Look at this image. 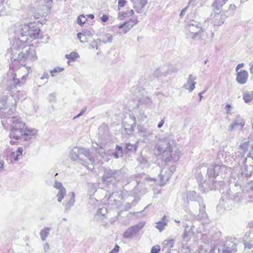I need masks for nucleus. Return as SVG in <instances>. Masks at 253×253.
Wrapping results in <instances>:
<instances>
[{"label": "nucleus", "mask_w": 253, "mask_h": 253, "mask_svg": "<svg viewBox=\"0 0 253 253\" xmlns=\"http://www.w3.org/2000/svg\"><path fill=\"white\" fill-rule=\"evenodd\" d=\"M174 241L173 240H165L163 242V246L168 248V250H170L173 247Z\"/></svg>", "instance_id": "a19ab883"}, {"label": "nucleus", "mask_w": 253, "mask_h": 253, "mask_svg": "<svg viewBox=\"0 0 253 253\" xmlns=\"http://www.w3.org/2000/svg\"><path fill=\"white\" fill-rule=\"evenodd\" d=\"M249 144V143L248 142H244L240 145L239 148L240 149L242 150L244 153H245L248 150Z\"/></svg>", "instance_id": "de8ad7c7"}, {"label": "nucleus", "mask_w": 253, "mask_h": 253, "mask_svg": "<svg viewBox=\"0 0 253 253\" xmlns=\"http://www.w3.org/2000/svg\"><path fill=\"white\" fill-rule=\"evenodd\" d=\"M68 197H69V200L63 203L65 212H68L73 206L75 202V193L74 192H70Z\"/></svg>", "instance_id": "a211bd4d"}, {"label": "nucleus", "mask_w": 253, "mask_h": 253, "mask_svg": "<svg viewBox=\"0 0 253 253\" xmlns=\"http://www.w3.org/2000/svg\"><path fill=\"white\" fill-rule=\"evenodd\" d=\"M247 158H245V160L243 162V164H244V169L242 170V174L243 175H244L246 177H250L252 174V170H253V167L251 166H247L246 165V163H247Z\"/></svg>", "instance_id": "4be33fe9"}, {"label": "nucleus", "mask_w": 253, "mask_h": 253, "mask_svg": "<svg viewBox=\"0 0 253 253\" xmlns=\"http://www.w3.org/2000/svg\"><path fill=\"white\" fill-rule=\"evenodd\" d=\"M66 59L69 60L67 62L69 64V61H75L76 60L80 57L79 54L76 52H72L70 54H66L65 55Z\"/></svg>", "instance_id": "72a5a7b5"}, {"label": "nucleus", "mask_w": 253, "mask_h": 253, "mask_svg": "<svg viewBox=\"0 0 253 253\" xmlns=\"http://www.w3.org/2000/svg\"><path fill=\"white\" fill-rule=\"evenodd\" d=\"M66 194V191L65 188H62L61 189L58 190V192L56 195V197H57V201L58 202H61Z\"/></svg>", "instance_id": "e433bc0d"}, {"label": "nucleus", "mask_w": 253, "mask_h": 253, "mask_svg": "<svg viewBox=\"0 0 253 253\" xmlns=\"http://www.w3.org/2000/svg\"><path fill=\"white\" fill-rule=\"evenodd\" d=\"M243 98L245 103L251 102L253 100V90L252 91H244L243 92Z\"/></svg>", "instance_id": "c85d7f7f"}, {"label": "nucleus", "mask_w": 253, "mask_h": 253, "mask_svg": "<svg viewBox=\"0 0 253 253\" xmlns=\"http://www.w3.org/2000/svg\"><path fill=\"white\" fill-rule=\"evenodd\" d=\"M86 21L87 18L83 14H81L78 17L77 22L79 25L82 26L83 24H84Z\"/></svg>", "instance_id": "37998d69"}, {"label": "nucleus", "mask_w": 253, "mask_h": 253, "mask_svg": "<svg viewBox=\"0 0 253 253\" xmlns=\"http://www.w3.org/2000/svg\"><path fill=\"white\" fill-rule=\"evenodd\" d=\"M238 126H239V124L235 121H233V122L229 126L228 130L230 131H232L235 129H236Z\"/></svg>", "instance_id": "8fccbe9b"}, {"label": "nucleus", "mask_w": 253, "mask_h": 253, "mask_svg": "<svg viewBox=\"0 0 253 253\" xmlns=\"http://www.w3.org/2000/svg\"><path fill=\"white\" fill-rule=\"evenodd\" d=\"M48 99H49V100L50 102L55 101V99H56V96H55V93H50V94L49 95Z\"/></svg>", "instance_id": "bf43d9fd"}, {"label": "nucleus", "mask_w": 253, "mask_h": 253, "mask_svg": "<svg viewBox=\"0 0 253 253\" xmlns=\"http://www.w3.org/2000/svg\"><path fill=\"white\" fill-rule=\"evenodd\" d=\"M70 157L75 161H78L80 164L88 169L94 168V160L91 157L89 151L84 147H74L70 152Z\"/></svg>", "instance_id": "7ed1b4c3"}, {"label": "nucleus", "mask_w": 253, "mask_h": 253, "mask_svg": "<svg viewBox=\"0 0 253 253\" xmlns=\"http://www.w3.org/2000/svg\"><path fill=\"white\" fill-rule=\"evenodd\" d=\"M175 166L172 165L168 170V173L166 174V173L167 172V170H166V169H163L159 174L160 179L162 181H168L172 173L175 171Z\"/></svg>", "instance_id": "f3484780"}, {"label": "nucleus", "mask_w": 253, "mask_h": 253, "mask_svg": "<svg viewBox=\"0 0 253 253\" xmlns=\"http://www.w3.org/2000/svg\"><path fill=\"white\" fill-rule=\"evenodd\" d=\"M185 28L193 34L192 39H195L197 36L199 35L203 31L201 24L194 21H192L190 23L187 24L185 26Z\"/></svg>", "instance_id": "1a4fd4ad"}, {"label": "nucleus", "mask_w": 253, "mask_h": 253, "mask_svg": "<svg viewBox=\"0 0 253 253\" xmlns=\"http://www.w3.org/2000/svg\"><path fill=\"white\" fill-rule=\"evenodd\" d=\"M155 227L161 232L165 227L167 225V221H166V216L164 215L161 221L156 223Z\"/></svg>", "instance_id": "bb28decb"}, {"label": "nucleus", "mask_w": 253, "mask_h": 253, "mask_svg": "<svg viewBox=\"0 0 253 253\" xmlns=\"http://www.w3.org/2000/svg\"><path fill=\"white\" fill-rule=\"evenodd\" d=\"M23 151V148L21 147H20L18 148L16 152H15L17 154V155L19 157V156H21L22 155Z\"/></svg>", "instance_id": "680f3d73"}, {"label": "nucleus", "mask_w": 253, "mask_h": 253, "mask_svg": "<svg viewBox=\"0 0 253 253\" xmlns=\"http://www.w3.org/2000/svg\"><path fill=\"white\" fill-rule=\"evenodd\" d=\"M13 112L12 109L7 110L6 114H4V117L6 118V123L11 126V128L20 127V123H23L16 116L13 115Z\"/></svg>", "instance_id": "9d476101"}, {"label": "nucleus", "mask_w": 253, "mask_h": 253, "mask_svg": "<svg viewBox=\"0 0 253 253\" xmlns=\"http://www.w3.org/2000/svg\"><path fill=\"white\" fill-rule=\"evenodd\" d=\"M249 66H250V69H249L250 72L251 74L253 76V61L251 62L249 64Z\"/></svg>", "instance_id": "774afa93"}, {"label": "nucleus", "mask_w": 253, "mask_h": 253, "mask_svg": "<svg viewBox=\"0 0 253 253\" xmlns=\"http://www.w3.org/2000/svg\"><path fill=\"white\" fill-rule=\"evenodd\" d=\"M160 251V247L159 246H156L152 247L151 251V253H159Z\"/></svg>", "instance_id": "603ef678"}, {"label": "nucleus", "mask_w": 253, "mask_h": 253, "mask_svg": "<svg viewBox=\"0 0 253 253\" xmlns=\"http://www.w3.org/2000/svg\"><path fill=\"white\" fill-rule=\"evenodd\" d=\"M83 33H84V35H85V37L88 38V40L91 38L92 36L91 32L87 30H84L83 32Z\"/></svg>", "instance_id": "5fc2aeb1"}, {"label": "nucleus", "mask_w": 253, "mask_h": 253, "mask_svg": "<svg viewBox=\"0 0 253 253\" xmlns=\"http://www.w3.org/2000/svg\"><path fill=\"white\" fill-rule=\"evenodd\" d=\"M98 137L99 144L107 145L111 140L109 127L106 124H102L98 128Z\"/></svg>", "instance_id": "6e6552de"}, {"label": "nucleus", "mask_w": 253, "mask_h": 253, "mask_svg": "<svg viewBox=\"0 0 253 253\" xmlns=\"http://www.w3.org/2000/svg\"><path fill=\"white\" fill-rule=\"evenodd\" d=\"M147 3V0H136L133 2V8L138 13L143 11V8Z\"/></svg>", "instance_id": "412c9836"}, {"label": "nucleus", "mask_w": 253, "mask_h": 253, "mask_svg": "<svg viewBox=\"0 0 253 253\" xmlns=\"http://www.w3.org/2000/svg\"><path fill=\"white\" fill-rule=\"evenodd\" d=\"M231 108V106L230 104H226L225 107V110H226L227 114H231V113L230 112V109Z\"/></svg>", "instance_id": "338daca9"}, {"label": "nucleus", "mask_w": 253, "mask_h": 253, "mask_svg": "<svg viewBox=\"0 0 253 253\" xmlns=\"http://www.w3.org/2000/svg\"><path fill=\"white\" fill-rule=\"evenodd\" d=\"M26 42V39L15 40L12 44V47L8 50V53L11 51L10 59L11 62L17 61L20 62L25 58V53L22 50L23 44Z\"/></svg>", "instance_id": "0eeeda50"}, {"label": "nucleus", "mask_w": 253, "mask_h": 253, "mask_svg": "<svg viewBox=\"0 0 253 253\" xmlns=\"http://www.w3.org/2000/svg\"><path fill=\"white\" fill-rule=\"evenodd\" d=\"M113 172L115 176V182L119 181L125 177L126 173V170L124 169L118 170L114 169L113 170Z\"/></svg>", "instance_id": "b1692460"}, {"label": "nucleus", "mask_w": 253, "mask_h": 253, "mask_svg": "<svg viewBox=\"0 0 253 253\" xmlns=\"http://www.w3.org/2000/svg\"><path fill=\"white\" fill-rule=\"evenodd\" d=\"M247 157L251 158L253 160V144H252L251 150L249 154L247 155Z\"/></svg>", "instance_id": "052dcab7"}, {"label": "nucleus", "mask_w": 253, "mask_h": 253, "mask_svg": "<svg viewBox=\"0 0 253 253\" xmlns=\"http://www.w3.org/2000/svg\"><path fill=\"white\" fill-rule=\"evenodd\" d=\"M53 187L55 188H56L58 190L59 189H61L62 188H65L63 186V185L60 182H58L57 181H55L54 185H53Z\"/></svg>", "instance_id": "3c124183"}, {"label": "nucleus", "mask_w": 253, "mask_h": 253, "mask_svg": "<svg viewBox=\"0 0 253 253\" xmlns=\"http://www.w3.org/2000/svg\"><path fill=\"white\" fill-rule=\"evenodd\" d=\"M100 40L104 43H111L113 40V36L110 33H106L101 36Z\"/></svg>", "instance_id": "2f4dec72"}, {"label": "nucleus", "mask_w": 253, "mask_h": 253, "mask_svg": "<svg viewBox=\"0 0 253 253\" xmlns=\"http://www.w3.org/2000/svg\"><path fill=\"white\" fill-rule=\"evenodd\" d=\"M224 166L218 165H211L209 168L205 166H200L197 168L195 175L198 181L200 182L199 186L203 185V182L211 190L223 188L224 182L223 179L225 176L222 172L227 170Z\"/></svg>", "instance_id": "f257e3e1"}, {"label": "nucleus", "mask_w": 253, "mask_h": 253, "mask_svg": "<svg viewBox=\"0 0 253 253\" xmlns=\"http://www.w3.org/2000/svg\"><path fill=\"white\" fill-rule=\"evenodd\" d=\"M15 100V103L20 100H23L26 98V94L24 90H18L16 93L11 95Z\"/></svg>", "instance_id": "5701e85b"}, {"label": "nucleus", "mask_w": 253, "mask_h": 253, "mask_svg": "<svg viewBox=\"0 0 253 253\" xmlns=\"http://www.w3.org/2000/svg\"><path fill=\"white\" fill-rule=\"evenodd\" d=\"M225 3V0H215L212 4V6L214 10L219 11Z\"/></svg>", "instance_id": "c756f323"}, {"label": "nucleus", "mask_w": 253, "mask_h": 253, "mask_svg": "<svg viewBox=\"0 0 253 253\" xmlns=\"http://www.w3.org/2000/svg\"><path fill=\"white\" fill-rule=\"evenodd\" d=\"M10 155L11 157L15 161H17L19 160V156L17 155L15 152H12Z\"/></svg>", "instance_id": "6e6d98bb"}, {"label": "nucleus", "mask_w": 253, "mask_h": 253, "mask_svg": "<svg viewBox=\"0 0 253 253\" xmlns=\"http://www.w3.org/2000/svg\"><path fill=\"white\" fill-rule=\"evenodd\" d=\"M115 159H118L120 157H122L123 156V149L121 146L117 145L115 148V151L111 155Z\"/></svg>", "instance_id": "a878e982"}, {"label": "nucleus", "mask_w": 253, "mask_h": 253, "mask_svg": "<svg viewBox=\"0 0 253 253\" xmlns=\"http://www.w3.org/2000/svg\"><path fill=\"white\" fill-rule=\"evenodd\" d=\"M129 117L132 122V123L130 125V129L132 131H133L134 130V128L136 126V118L133 114H130Z\"/></svg>", "instance_id": "a18cd8bd"}, {"label": "nucleus", "mask_w": 253, "mask_h": 253, "mask_svg": "<svg viewBox=\"0 0 253 253\" xmlns=\"http://www.w3.org/2000/svg\"><path fill=\"white\" fill-rule=\"evenodd\" d=\"M120 247L116 245L114 248L110 252V253H117L119 251Z\"/></svg>", "instance_id": "0e129e2a"}, {"label": "nucleus", "mask_w": 253, "mask_h": 253, "mask_svg": "<svg viewBox=\"0 0 253 253\" xmlns=\"http://www.w3.org/2000/svg\"><path fill=\"white\" fill-rule=\"evenodd\" d=\"M138 102L140 104H151L152 100L149 97H144L139 99Z\"/></svg>", "instance_id": "c03bdc74"}, {"label": "nucleus", "mask_w": 253, "mask_h": 253, "mask_svg": "<svg viewBox=\"0 0 253 253\" xmlns=\"http://www.w3.org/2000/svg\"><path fill=\"white\" fill-rule=\"evenodd\" d=\"M102 179L103 182L105 183L114 184L115 180L113 170L111 169H106L104 170Z\"/></svg>", "instance_id": "4468645a"}, {"label": "nucleus", "mask_w": 253, "mask_h": 253, "mask_svg": "<svg viewBox=\"0 0 253 253\" xmlns=\"http://www.w3.org/2000/svg\"><path fill=\"white\" fill-rule=\"evenodd\" d=\"M77 37H78V39L82 43H84V42H87V41L88 40V38H86L85 35H84V34L83 32L78 33L77 34Z\"/></svg>", "instance_id": "49530a36"}, {"label": "nucleus", "mask_w": 253, "mask_h": 253, "mask_svg": "<svg viewBox=\"0 0 253 253\" xmlns=\"http://www.w3.org/2000/svg\"><path fill=\"white\" fill-rule=\"evenodd\" d=\"M25 42L22 48L23 52L25 53V56L24 59L29 60H35L37 59L36 53L33 48H31L30 46L27 45Z\"/></svg>", "instance_id": "2eb2a0df"}, {"label": "nucleus", "mask_w": 253, "mask_h": 253, "mask_svg": "<svg viewBox=\"0 0 253 253\" xmlns=\"http://www.w3.org/2000/svg\"><path fill=\"white\" fill-rule=\"evenodd\" d=\"M136 145L131 144L129 143L125 144V150L124 151L126 153H127L128 152H133L136 151Z\"/></svg>", "instance_id": "c9c22d12"}, {"label": "nucleus", "mask_w": 253, "mask_h": 253, "mask_svg": "<svg viewBox=\"0 0 253 253\" xmlns=\"http://www.w3.org/2000/svg\"><path fill=\"white\" fill-rule=\"evenodd\" d=\"M229 198L232 199L233 198L234 200L237 203H241L242 202L243 197L242 196V193L239 192L235 193L234 195H231L229 196Z\"/></svg>", "instance_id": "4c0bfd02"}, {"label": "nucleus", "mask_w": 253, "mask_h": 253, "mask_svg": "<svg viewBox=\"0 0 253 253\" xmlns=\"http://www.w3.org/2000/svg\"><path fill=\"white\" fill-rule=\"evenodd\" d=\"M19 71L15 73V71L10 69L7 72V77L1 83L0 85L3 89L7 91H13L18 88H20L21 85L24 84L22 81L27 76L23 75L20 77L18 74Z\"/></svg>", "instance_id": "39448f33"}, {"label": "nucleus", "mask_w": 253, "mask_h": 253, "mask_svg": "<svg viewBox=\"0 0 253 253\" xmlns=\"http://www.w3.org/2000/svg\"><path fill=\"white\" fill-rule=\"evenodd\" d=\"M249 240L244 243L245 248L253 249V229L250 231L249 233Z\"/></svg>", "instance_id": "cd10ccee"}, {"label": "nucleus", "mask_w": 253, "mask_h": 253, "mask_svg": "<svg viewBox=\"0 0 253 253\" xmlns=\"http://www.w3.org/2000/svg\"><path fill=\"white\" fill-rule=\"evenodd\" d=\"M198 253H213V250L211 249L210 252H208L204 249H201L199 250Z\"/></svg>", "instance_id": "e2e57ef3"}, {"label": "nucleus", "mask_w": 253, "mask_h": 253, "mask_svg": "<svg viewBox=\"0 0 253 253\" xmlns=\"http://www.w3.org/2000/svg\"><path fill=\"white\" fill-rule=\"evenodd\" d=\"M139 201L138 198L134 197L133 196L128 197L126 203L121 207V211H126L134 207Z\"/></svg>", "instance_id": "dca6fc26"}, {"label": "nucleus", "mask_w": 253, "mask_h": 253, "mask_svg": "<svg viewBox=\"0 0 253 253\" xmlns=\"http://www.w3.org/2000/svg\"><path fill=\"white\" fill-rule=\"evenodd\" d=\"M127 1L126 0H118V7L119 8L124 7Z\"/></svg>", "instance_id": "864d4df0"}, {"label": "nucleus", "mask_w": 253, "mask_h": 253, "mask_svg": "<svg viewBox=\"0 0 253 253\" xmlns=\"http://www.w3.org/2000/svg\"><path fill=\"white\" fill-rule=\"evenodd\" d=\"M64 70L63 68H61L59 67H56L54 68L53 70H50V73L51 75L53 77L54 76V73H60L63 71Z\"/></svg>", "instance_id": "09e8293b"}, {"label": "nucleus", "mask_w": 253, "mask_h": 253, "mask_svg": "<svg viewBox=\"0 0 253 253\" xmlns=\"http://www.w3.org/2000/svg\"><path fill=\"white\" fill-rule=\"evenodd\" d=\"M40 29L32 24L20 25L15 30L18 39H26V42L31 39H36L39 37Z\"/></svg>", "instance_id": "423d86ee"}, {"label": "nucleus", "mask_w": 253, "mask_h": 253, "mask_svg": "<svg viewBox=\"0 0 253 253\" xmlns=\"http://www.w3.org/2000/svg\"><path fill=\"white\" fill-rule=\"evenodd\" d=\"M107 213V210L105 207L99 208L96 211L94 216V219L98 220L101 219L102 217H104Z\"/></svg>", "instance_id": "393cba45"}, {"label": "nucleus", "mask_w": 253, "mask_h": 253, "mask_svg": "<svg viewBox=\"0 0 253 253\" xmlns=\"http://www.w3.org/2000/svg\"><path fill=\"white\" fill-rule=\"evenodd\" d=\"M236 9V6L234 4H230V5L229 7V10H231L233 12L231 14V15H233L234 14Z\"/></svg>", "instance_id": "69168bd1"}, {"label": "nucleus", "mask_w": 253, "mask_h": 253, "mask_svg": "<svg viewBox=\"0 0 253 253\" xmlns=\"http://www.w3.org/2000/svg\"><path fill=\"white\" fill-rule=\"evenodd\" d=\"M187 199L192 201H196L197 200V193L195 191H190L187 194Z\"/></svg>", "instance_id": "58836bf2"}, {"label": "nucleus", "mask_w": 253, "mask_h": 253, "mask_svg": "<svg viewBox=\"0 0 253 253\" xmlns=\"http://www.w3.org/2000/svg\"><path fill=\"white\" fill-rule=\"evenodd\" d=\"M234 121L239 124V126L241 127L240 129L242 130L243 126H245V122L240 115H237L236 119Z\"/></svg>", "instance_id": "79ce46f5"}, {"label": "nucleus", "mask_w": 253, "mask_h": 253, "mask_svg": "<svg viewBox=\"0 0 253 253\" xmlns=\"http://www.w3.org/2000/svg\"><path fill=\"white\" fill-rule=\"evenodd\" d=\"M97 147H95V151L98 153L99 156L101 157H104L105 155V147L106 145H102V144H98L95 143Z\"/></svg>", "instance_id": "473e14b6"}, {"label": "nucleus", "mask_w": 253, "mask_h": 253, "mask_svg": "<svg viewBox=\"0 0 253 253\" xmlns=\"http://www.w3.org/2000/svg\"><path fill=\"white\" fill-rule=\"evenodd\" d=\"M7 97L6 96H4L2 97V98L0 100V109L3 110L2 113L6 114V112L5 110L7 108Z\"/></svg>", "instance_id": "7c9ffc66"}, {"label": "nucleus", "mask_w": 253, "mask_h": 253, "mask_svg": "<svg viewBox=\"0 0 253 253\" xmlns=\"http://www.w3.org/2000/svg\"><path fill=\"white\" fill-rule=\"evenodd\" d=\"M139 118L141 120L143 121L147 118V116L145 115L144 112L143 111H140Z\"/></svg>", "instance_id": "13d9d810"}, {"label": "nucleus", "mask_w": 253, "mask_h": 253, "mask_svg": "<svg viewBox=\"0 0 253 253\" xmlns=\"http://www.w3.org/2000/svg\"><path fill=\"white\" fill-rule=\"evenodd\" d=\"M227 12V11L214 12L213 20L214 26H220L224 23L225 19L229 16L226 15Z\"/></svg>", "instance_id": "f8f14e48"}, {"label": "nucleus", "mask_w": 253, "mask_h": 253, "mask_svg": "<svg viewBox=\"0 0 253 253\" xmlns=\"http://www.w3.org/2000/svg\"><path fill=\"white\" fill-rule=\"evenodd\" d=\"M249 76L248 72L246 70H241L237 75L236 81L240 84L247 83Z\"/></svg>", "instance_id": "aec40b11"}, {"label": "nucleus", "mask_w": 253, "mask_h": 253, "mask_svg": "<svg viewBox=\"0 0 253 253\" xmlns=\"http://www.w3.org/2000/svg\"><path fill=\"white\" fill-rule=\"evenodd\" d=\"M237 251V245L234 241L231 238L227 239L222 253H236Z\"/></svg>", "instance_id": "ddd939ff"}, {"label": "nucleus", "mask_w": 253, "mask_h": 253, "mask_svg": "<svg viewBox=\"0 0 253 253\" xmlns=\"http://www.w3.org/2000/svg\"><path fill=\"white\" fill-rule=\"evenodd\" d=\"M138 22V20L137 18H134V19H131L128 21L125 22L126 27H127L129 29H130L133 26L136 25Z\"/></svg>", "instance_id": "ea45409f"}, {"label": "nucleus", "mask_w": 253, "mask_h": 253, "mask_svg": "<svg viewBox=\"0 0 253 253\" xmlns=\"http://www.w3.org/2000/svg\"><path fill=\"white\" fill-rule=\"evenodd\" d=\"M197 77L194 76L192 74H189L186 84L183 85V87L189 90L190 92H192L195 88Z\"/></svg>", "instance_id": "6ab92c4d"}, {"label": "nucleus", "mask_w": 253, "mask_h": 253, "mask_svg": "<svg viewBox=\"0 0 253 253\" xmlns=\"http://www.w3.org/2000/svg\"><path fill=\"white\" fill-rule=\"evenodd\" d=\"M50 230V228L46 227L41 231L40 234L42 241H45L46 237L49 235Z\"/></svg>", "instance_id": "f704fd0d"}, {"label": "nucleus", "mask_w": 253, "mask_h": 253, "mask_svg": "<svg viewBox=\"0 0 253 253\" xmlns=\"http://www.w3.org/2000/svg\"><path fill=\"white\" fill-rule=\"evenodd\" d=\"M37 131L35 128L26 129L25 124L20 123V127L11 128L9 137L16 140H23L25 147H28L30 144L31 136L35 135Z\"/></svg>", "instance_id": "20e7f679"}, {"label": "nucleus", "mask_w": 253, "mask_h": 253, "mask_svg": "<svg viewBox=\"0 0 253 253\" xmlns=\"http://www.w3.org/2000/svg\"><path fill=\"white\" fill-rule=\"evenodd\" d=\"M144 226V224L140 223L130 227L124 233L123 237L126 239H132Z\"/></svg>", "instance_id": "9b49d317"}, {"label": "nucleus", "mask_w": 253, "mask_h": 253, "mask_svg": "<svg viewBox=\"0 0 253 253\" xmlns=\"http://www.w3.org/2000/svg\"><path fill=\"white\" fill-rule=\"evenodd\" d=\"M86 107H84L81 111V112L78 115H77L76 117H75L73 119H76L77 118H79L80 117H81L82 115H83L84 113L86 111Z\"/></svg>", "instance_id": "4d7b16f0"}, {"label": "nucleus", "mask_w": 253, "mask_h": 253, "mask_svg": "<svg viewBox=\"0 0 253 253\" xmlns=\"http://www.w3.org/2000/svg\"><path fill=\"white\" fill-rule=\"evenodd\" d=\"M173 141L169 134L159 139L156 144L154 151L156 155L161 156L162 159L166 163L176 162L179 159V152L173 150Z\"/></svg>", "instance_id": "f03ea898"}]
</instances>
